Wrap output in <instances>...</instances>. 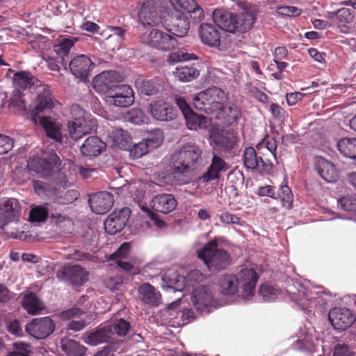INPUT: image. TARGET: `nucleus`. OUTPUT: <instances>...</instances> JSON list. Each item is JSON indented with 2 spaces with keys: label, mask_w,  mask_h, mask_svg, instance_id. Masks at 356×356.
Listing matches in <instances>:
<instances>
[{
  "label": "nucleus",
  "mask_w": 356,
  "mask_h": 356,
  "mask_svg": "<svg viewBox=\"0 0 356 356\" xmlns=\"http://www.w3.org/2000/svg\"><path fill=\"white\" fill-rule=\"evenodd\" d=\"M131 216V209L123 207L115 209L104 222V229L106 233L114 235L121 232L127 225Z\"/></svg>",
  "instance_id": "obj_7"
},
{
  "label": "nucleus",
  "mask_w": 356,
  "mask_h": 356,
  "mask_svg": "<svg viewBox=\"0 0 356 356\" xmlns=\"http://www.w3.org/2000/svg\"><path fill=\"white\" fill-rule=\"evenodd\" d=\"M138 293L143 302L153 306H158L160 304L161 295L149 283H145L140 286Z\"/></svg>",
  "instance_id": "obj_29"
},
{
  "label": "nucleus",
  "mask_w": 356,
  "mask_h": 356,
  "mask_svg": "<svg viewBox=\"0 0 356 356\" xmlns=\"http://www.w3.org/2000/svg\"><path fill=\"white\" fill-rule=\"evenodd\" d=\"M92 85L97 92L107 93V95H108L110 89L113 88L108 78L102 72L95 76L92 80Z\"/></svg>",
  "instance_id": "obj_45"
},
{
  "label": "nucleus",
  "mask_w": 356,
  "mask_h": 356,
  "mask_svg": "<svg viewBox=\"0 0 356 356\" xmlns=\"http://www.w3.org/2000/svg\"><path fill=\"white\" fill-rule=\"evenodd\" d=\"M131 250V244L128 242L122 243L119 248L109 257L111 261L122 260L129 256Z\"/></svg>",
  "instance_id": "obj_54"
},
{
  "label": "nucleus",
  "mask_w": 356,
  "mask_h": 356,
  "mask_svg": "<svg viewBox=\"0 0 356 356\" xmlns=\"http://www.w3.org/2000/svg\"><path fill=\"white\" fill-rule=\"evenodd\" d=\"M167 30L177 37H184L188 31L190 24L188 18L183 15L172 17Z\"/></svg>",
  "instance_id": "obj_32"
},
{
  "label": "nucleus",
  "mask_w": 356,
  "mask_h": 356,
  "mask_svg": "<svg viewBox=\"0 0 356 356\" xmlns=\"http://www.w3.org/2000/svg\"><path fill=\"white\" fill-rule=\"evenodd\" d=\"M220 27L214 24L204 23L199 28V35L202 42L210 47H218L220 44Z\"/></svg>",
  "instance_id": "obj_18"
},
{
  "label": "nucleus",
  "mask_w": 356,
  "mask_h": 356,
  "mask_svg": "<svg viewBox=\"0 0 356 356\" xmlns=\"http://www.w3.org/2000/svg\"><path fill=\"white\" fill-rule=\"evenodd\" d=\"M259 293L265 301L274 300L277 297V290L269 284H262Z\"/></svg>",
  "instance_id": "obj_56"
},
{
  "label": "nucleus",
  "mask_w": 356,
  "mask_h": 356,
  "mask_svg": "<svg viewBox=\"0 0 356 356\" xmlns=\"http://www.w3.org/2000/svg\"><path fill=\"white\" fill-rule=\"evenodd\" d=\"M333 356H355L347 345H337L333 353Z\"/></svg>",
  "instance_id": "obj_64"
},
{
  "label": "nucleus",
  "mask_w": 356,
  "mask_h": 356,
  "mask_svg": "<svg viewBox=\"0 0 356 356\" xmlns=\"http://www.w3.org/2000/svg\"><path fill=\"white\" fill-rule=\"evenodd\" d=\"M186 125L189 129L197 130L207 127V118L203 115L195 113L193 111L184 115Z\"/></svg>",
  "instance_id": "obj_44"
},
{
  "label": "nucleus",
  "mask_w": 356,
  "mask_h": 356,
  "mask_svg": "<svg viewBox=\"0 0 356 356\" xmlns=\"http://www.w3.org/2000/svg\"><path fill=\"white\" fill-rule=\"evenodd\" d=\"M38 80L29 71L15 72L13 76V83L16 87L22 89L30 88Z\"/></svg>",
  "instance_id": "obj_38"
},
{
  "label": "nucleus",
  "mask_w": 356,
  "mask_h": 356,
  "mask_svg": "<svg viewBox=\"0 0 356 356\" xmlns=\"http://www.w3.org/2000/svg\"><path fill=\"white\" fill-rule=\"evenodd\" d=\"M40 122L47 136L55 142L63 143L64 136L61 131L62 124L55 122L48 117H40Z\"/></svg>",
  "instance_id": "obj_22"
},
{
  "label": "nucleus",
  "mask_w": 356,
  "mask_h": 356,
  "mask_svg": "<svg viewBox=\"0 0 356 356\" xmlns=\"http://www.w3.org/2000/svg\"><path fill=\"white\" fill-rule=\"evenodd\" d=\"M105 148L104 143L97 136H92L86 139L81 146L83 155L95 157L99 155Z\"/></svg>",
  "instance_id": "obj_25"
},
{
  "label": "nucleus",
  "mask_w": 356,
  "mask_h": 356,
  "mask_svg": "<svg viewBox=\"0 0 356 356\" xmlns=\"http://www.w3.org/2000/svg\"><path fill=\"white\" fill-rule=\"evenodd\" d=\"M79 193L76 190H68L64 193L56 195L54 199L55 203L61 205L71 204L78 199Z\"/></svg>",
  "instance_id": "obj_46"
},
{
  "label": "nucleus",
  "mask_w": 356,
  "mask_h": 356,
  "mask_svg": "<svg viewBox=\"0 0 356 356\" xmlns=\"http://www.w3.org/2000/svg\"><path fill=\"white\" fill-rule=\"evenodd\" d=\"M192 301L196 309L200 312H204L207 307L216 303L211 288L204 285H200L194 290Z\"/></svg>",
  "instance_id": "obj_14"
},
{
  "label": "nucleus",
  "mask_w": 356,
  "mask_h": 356,
  "mask_svg": "<svg viewBox=\"0 0 356 356\" xmlns=\"http://www.w3.org/2000/svg\"><path fill=\"white\" fill-rule=\"evenodd\" d=\"M213 22L221 30L230 33H245L252 29L255 15L249 10L234 14L223 9H216L213 13Z\"/></svg>",
  "instance_id": "obj_2"
},
{
  "label": "nucleus",
  "mask_w": 356,
  "mask_h": 356,
  "mask_svg": "<svg viewBox=\"0 0 356 356\" xmlns=\"http://www.w3.org/2000/svg\"><path fill=\"white\" fill-rule=\"evenodd\" d=\"M138 17L143 24L156 26L160 22V17L153 3L150 1L143 3L139 10Z\"/></svg>",
  "instance_id": "obj_24"
},
{
  "label": "nucleus",
  "mask_w": 356,
  "mask_h": 356,
  "mask_svg": "<svg viewBox=\"0 0 356 356\" xmlns=\"http://www.w3.org/2000/svg\"><path fill=\"white\" fill-rule=\"evenodd\" d=\"M22 207L17 199L7 198L0 201V228L17 221L21 216Z\"/></svg>",
  "instance_id": "obj_8"
},
{
  "label": "nucleus",
  "mask_w": 356,
  "mask_h": 356,
  "mask_svg": "<svg viewBox=\"0 0 356 356\" xmlns=\"http://www.w3.org/2000/svg\"><path fill=\"white\" fill-rule=\"evenodd\" d=\"M35 192L38 195H49L51 191V186L42 181L35 180L33 183Z\"/></svg>",
  "instance_id": "obj_60"
},
{
  "label": "nucleus",
  "mask_w": 356,
  "mask_h": 356,
  "mask_svg": "<svg viewBox=\"0 0 356 356\" xmlns=\"http://www.w3.org/2000/svg\"><path fill=\"white\" fill-rule=\"evenodd\" d=\"M239 276L242 284L243 296L245 299H249L254 293L259 275L252 268H244L240 271Z\"/></svg>",
  "instance_id": "obj_19"
},
{
  "label": "nucleus",
  "mask_w": 356,
  "mask_h": 356,
  "mask_svg": "<svg viewBox=\"0 0 356 356\" xmlns=\"http://www.w3.org/2000/svg\"><path fill=\"white\" fill-rule=\"evenodd\" d=\"M147 43L149 46L162 51H170L177 46V39L159 29H152L148 35Z\"/></svg>",
  "instance_id": "obj_12"
},
{
  "label": "nucleus",
  "mask_w": 356,
  "mask_h": 356,
  "mask_svg": "<svg viewBox=\"0 0 356 356\" xmlns=\"http://www.w3.org/2000/svg\"><path fill=\"white\" fill-rule=\"evenodd\" d=\"M136 86L141 93L151 96L161 92L163 86L160 79L156 77L153 79H138Z\"/></svg>",
  "instance_id": "obj_31"
},
{
  "label": "nucleus",
  "mask_w": 356,
  "mask_h": 356,
  "mask_svg": "<svg viewBox=\"0 0 356 356\" xmlns=\"http://www.w3.org/2000/svg\"><path fill=\"white\" fill-rule=\"evenodd\" d=\"M106 325L111 330V338L114 334L119 337L126 336L131 328L130 323L123 318L115 319Z\"/></svg>",
  "instance_id": "obj_43"
},
{
  "label": "nucleus",
  "mask_w": 356,
  "mask_h": 356,
  "mask_svg": "<svg viewBox=\"0 0 356 356\" xmlns=\"http://www.w3.org/2000/svg\"><path fill=\"white\" fill-rule=\"evenodd\" d=\"M151 150L159 147L163 140V134L161 129H154L148 137L144 139Z\"/></svg>",
  "instance_id": "obj_49"
},
{
  "label": "nucleus",
  "mask_w": 356,
  "mask_h": 356,
  "mask_svg": "<svg viewBox=\"0 0 356 356\" xmlns=\"http://www.w3.org/2000/svg\"><path fill=\"white\" fill-rule=\"evenodd\" d=\"M54 329L55 324L49 316L34 318L25 327L26 332L38 339L47 338L53 333Z\"/></svg>",
  "instance_id": "obj_10"
},
{
  "label": "nucleus",
  "mask_w": 356,
  "mask_h": 356,
  "mask_svg": "<svg viewBox=\"0 0 356 356\" xmlns=\"http://www.w3.org/2000/svg\"><path fill=\"white\" fill-rule=\"evenodd\" d=\"M78 41L76 37H70L67 38H63L60 41L59 44L57 46L56 51L58 54L60 56L67 55L71 48Z\"/></svg>",
  "instance_id": "obj_52"
},
{
  "label": "nucleus",
  "mask_w": 356,
  "mask_h": 356,
  "mask_svg": "<svg viewBox=\"0 0 356 356\" xmlns=\"http://www.w3.org/2000/svg\"><path fill=\"white\" fill-rule=\"evenodd\" d=\"M62 348L69 356H84L87 350V348L72 339L63 340Z\"/></svg>",
  "instance_id": "obj_41"
},
{
  "label": "nucleus",
  "mask_w": 356,
  "mask_h": 356,
  "mask_svg": "<svg viewBox=\"0 0 356 356\" xmlns=\"http://www.w3.org/2000/svg\"><path fill=\"white\" fill-rule=\"evenodd\" d=\"M239 280L233 274L221 275L218 280L220 291L225 296L235 295L238 291Z\"/></svg>",
  "instance_id": "obj_23"
},
{
  "label": "nucleus",
  "mask_w": 356,
  "mask_h": 356,
  "mask_svg": "<svg viewBox=\"0 0 356 356\" xmlns=\"http://www.w3.org/2000/svg\"><path fill=\"white\" fill-rule=\"evenodd\" d=\"M238 142L237 133L232 129L212 130L210 133L211 145L220 152H230Z\"/></svg>",
  "instance_id": "obj_5"
},
{
  "label": "nucleus",
  "mask_w": 356,
  "mask_h": 356,
  "mask_svg": "<svg viewBox=\"0 0 356 356\" xmlns=\"http://www.w3.org/2000/svg\"><path fill=\"white\" fill-rule=\"evenodd\" d=\"M301 289L298 290L297 294L296 293H291L290 298L306 314H309L311 312L310 308L315 305L316 302L310 291L302 286H301Z\"/></svg>",
  "instance_id": "obj_27"
},
{
  "label": "nucleus",
  "mask_w": 356,
  "mask_h": 356,
  "mask_svg": "<svg viewBox=\"0 0 356 356\" xmlns=\"http://www.w3.org/2000/svg\"><path fill=\"white\" fill-rule=\"evenodd\" d=\"M243 162L247 168H261L266 170L273 166L269 157L258 156L256 150L252 147H246L243 152Z\"/></svg>",
  "instance_id": "obj_16"
},
{
  "label": "nucleus",
  "mask_w": 356,
  "mask_h": 356,
  "mask_svg": "<svg viewBox=\"0 0 356 356\" xmlns=\"http://www.w3.org/2000/svg\"><path fill=\"white\" fill-rule=\"evenodd\" d=\"M226 100L225 93L218 87H213L199 92L193 98V105L197 110L207 114L221 111Z\"/></svg>",
  "instance_id": "obj_4"
},
{
  "label": "nucleus",
  "mask_w": 356,
  "mask_h": 356,
  "mask_svg": "<svg viewBox=\"0 0 356 356\" xmlns=\"http://www.w3.org/2000/svg\"><path fill=\"white\" fill-rule=\"evenodd\" d=\"M270 111L273 116L281 123L284 122L288 115L287 112L280 105L275 103L270 104Z\"/></svg>",
  "instance_id": "obj_57"
},
{
  "label": "nucleus",
  "mask_w": 356,
  "mask_h": 356,
  "mask_svg": "<svg viewBox=\"0 0 356 356\" xmlns=\"http://www.w3.org/2000/svg\"><path fill=\"white\" fill-rule=\"evenodd\" d=\"M88 273L79 265L64 266L56 273L60 281L70 282L76 286H81L88 281Z\"/></svg>",
  "instance_id": "obj_11"
},
{
  "label": "nucleus",
  "mask_w": 356,
  "mask_h": 356,
  "mask_svg": "<svg viewBox=\"0 0 356 356\" xmlns=\"http://www.w3.org/2000/svg\"><path fill=\"white\" fill-rule=\"evenodd\" d=\"M48 217V211L43 207H35L33 208L29 214L31 222H44Z\"/></svg>",
  "instance_id": "obj_53"
},
{
  "label": "nucleus",
  "mask_w": 356,
  "mask_h": 356,
  "mask_svg": "<svg viewBox=\"0 0 356 356\" xmlns=\"http://www.w3.org/2000/svg\"><path fill=\"white\" fill-rule=\"evenodd\" d=\"M177 200L172 194L162 193L155 195L150 203L152 208L162 213H169L177 207Z\"/></svg>",
  "instance_id": "obj_20"
},
{
  "label": "nucleus",
  "mask_w": 356,
  "mask_h": 356,
  "mask_svg": "<svg viewBox=\"0 0 356 356\" xmlns=\"http://www.w3.org/2000/svg\"><path fill=\"white\" fill-rule=\"evenodd\" d=\"M111 339V330H108L107 325H105L89 333L86 337L85 342L89 345L95 346L99 343L108 342Z\"/></svg>",
  "instance_id": "obj_36"
},
{
  "label": "nucleus",
  "mask_w": 356,
  "mask_h": 356,
  "mask_svg": "<svg viewBox=\"0 0 356 356\" xmlns=\"http://www.w3.org/2000/svg\"><path fill=\"white\" fill-rule=\"evenodd\" d=\"M196 254L211 273L224 270L232 264L230 254L225 250L218 248L216 238L207 242L202 248L196 251Z\"/></svg>",
  "instance_id": "obj_3"
},
{
  "label": "nucleus",
  "mask_w": 356,
  "mask_h": 356,
  "mask_svg": "<svg viewBox=\"0 0 356 356\" xmlns=\"http://www.w3.org/2000/svg\"><path fill=\"white\" fill-rule=\"evenodd\" d=\"M171 1L179 6L183 10L188 13L194 22H200L204 19L203 9L194 0H171Z\"/></svg>",
  "instance_id": "obj_26"
},
{
  "label": "nucleus",
  "mask_w": 356,
  "mask_h": 356,
  "mask_svg": "<svg viewBox=\"0 0 356 356\" xmlns=\"http://www.w3.org/2000/svg\"><path fill=\"white\" fill-rule=\"evenodd\" d=\"M197 57L193 54H188L181 51H178L170 54V60L173 62H181L184 60H197Z\"/></svg>",
  "instance_id": "obj_61"
},
{
  "label": "nucleus",
  "mask_w": 356,
  "mask_h": 356,
  "mask_svg": "<svg viewBox=\"0 0 356 356\" xmlns=\"http://www.w3.org/2000/svg\"><path fill=\"white\" fill-rule=\"evenodd\" d=\"M115 145L121 149H128L131 146V138L128 131L122 129H115L111 133Z\"/></svg>",
  "instance_id": "obj_42"
},
{
  "label": "nucleus",
  "mask_w": 356,
  "mask_h": 356,
  "mask_svg": "<svg viewBox=\"0 0 356 356\" xmlns=\"http://www.w3.org/2000/svg\"><path fill=\"white\" fill-rule=\"evenodd\" d=\"M153 117L161 121H169L176 118V112L169 104L159 101L150 104Z\"/></svg>",
  "instance_id": "obj_21"
},
{
  "label": "nucleus",
  "mask_w": 356,
  "mask_h": 356,
  "mask_svg": "<svg viewBox=\"0 0 356 356\" xmlns=\"http://www.w3.org/2000/svg\"><path fill=\"white\" fill-rule=\"evenodd\" d=\"M14 145V140L10 136L0 134V155L10 151Z\"/></svg>",
  "instance_id": "obj_59"
},
{
  "label": "nucleus",
  "mask_w": 356,
  "mask_h": 356,
  "mask_svg": "<svg viewBox=\"0 0 356 356\" xmlns=\"http://www.w3.org/2000/svg\"><path fill=\"white\" fill-rule=\"evenodd\" d=\"M93 65L90 57L85 54L74 57L69 64L72 74L81 80L86 79L89 75L90 68Z\"/></svg>",
  "instance_id": "obj_17"
},
{
  "label": "nucleus",
  "mask_w": 356,
  "mask_h": 356,
  "mask_svg": "<svg viewBox=\"0 0 356 356\" xmlns=\"http://www.w3.org/2000/svg\"><path fill=\"white\" fill-rule=\"evenodd\" d=\"M54 106V102L51 93L47 85L43 86V92L40 93L37 97V104L33 113L38 115L46 109H51Z\"/></svg>",
  "instance_id": "obj_34"
},
{
  "label": "nucleus",
  "mask_w": 356,
  "mask_h": 356,
  "mask_svg": "<svg viewBox=\"0 0 356 356\" xmlns=\"http://www.w3.org/2000/svg\"><path fill=\"white\" fill-rule=\"evenodd\" d=\"M67 128L70 138L75 140L80 139L90 131V129L86 126V122L68 121Z\"/></svg>",
  "instance_id": "obj_40"
},
{
  "label": "nucleus",
  "mask_w": 356,
  "mask_h": 356,
  "mask_svg": "<svg viewBox=\"0 0 356 356\" xmlns=\"http://www.w3.org/2000/svg\"><path fill=\"white\" fill-rule=\"evenodd\" d=\"M145 115L144 112L140 108H132L129 112V120L131 122L136 124H140L145 122Z\"/></svg>",
  "instance_id": "obj_58"
},
{
  "label": "nucleus",
  "mask_w": 356,
  "mask_h": 356,
  "mask_svg": "<svg viewBox=\"0 0 356 356\" xmlns=\"http://www.w3.org/2000/svg\"><path fill=\"white\" fill-rule=\"evenodd\" d=\"M200 74L199 70L194 65H179L175 68L174 75L181 82H189Z\"/></svg>",
  "instance_id": "obj_37"
},
{
  "label": "nucleus",
  "mask_w": 356,
  "mask_h": 356,
  "mask_svg": "<svg viewBox=\"0 0 356 356\" xmlns=\"http://www.w3.org/2000/svg\"><path fill=\"white\" fill-rule=\"evenodd\" d=\"M329 319L336 330H345L355 321L356 316L347 308L335 307L328 314Z\"/></svg>",
  "instance_id": "obj_13"
},
{
  "label": "nucleus",
  "mask_w": 356,
  "mask_h": 356,
  "mask_svg": "<svg viewBox=\"0 0 356 356\" xmlns=\"http://www.w3.org/2000/svg\"><path fill=\"white\" fill-rule=\"evenodd\" d=\"M338 203L341 209L356 214V194L343 196L338 200Z\"/></svg>",
  "instance_id": "obj_48"
},
{
  "label": "nucleus",
  "mask_w": 356,
  "mask_h": 356,
  "mask_svg": "<svg viewBox=\"0 0 356 356\" xmlns=\"http://www.w3.org/2000/svg\"><path fill=\"white\" fill-rule=\"evenodd\" d=\"M202 150L193 143H187L170 156L169 166L174 175L186 176L192 172L201 160Z\"/></svg>",
  "instance_id": "obj_1"
},
{
  "label": "nucleus",
  "mask_w": 356,
  "mask_h": 356,
  "mask_svg": "<svg viewBox=\"0 0 356 356\" xmlns=\"http://www.w3.org/2000/svg\"><path fill=\"white\" fill-rule=\"evenodd\" d=\"M339 151L346 157L353 159L356 155V138H343L337 143Z\"/></svg>",
  "instance_id": "obj_39"
},
{
  "label": "nucleus",
  "mask_w": 356,
  "mask_h": 356,
  "mask_svg": "<svg viewBox=\"0 0 356 356\" xmlns=\"http://www.w3.org/2000/svg\"><path fill=\"white\" fill-rule=\"evenodd\" d=\"M113 195L108 191H101L93 194L88 203L92 211L97 214H104L113 204Z\"/></svg>",
  "instance_id": "obj_15"
},
{
  "label": "nucleus",
  "mask_w": 356,
  "mask_h": 356,
  "mask_svg": "<svg viewBox=\"0 0 356 356\" xmlns=\"http://www.w3.org/2000/svg\"><path fill=\"white\" fill-rule=\"evenodd\" d=\"M257 194L259 196H268L273 199H279L282 206L286 209H290L292 207L293 195L291 188L287 185L280 186L277 193L274 186L270 185L260 186L258 188Z\"/></svg>",
  "instance_id": "obj_9"
},
{
  "label": "nucleus",
  "mask_w": 356,
  "mask_h": 356,
  "mask_svg": "<svg viewBox=\"0 0 356 356\" xmlns=\"http://www.w3.org/2000/svg\"><path fill=\"white\" fill-rule=\"evenodd\" d=\"M24 94L19 90H14L9 100V106L15 107L19 111H26V102L24 99Z\"/></svg>",
  "instance_id": "obj_47"
},
{
  "label": "nucleus",
  "mask_w": 356,
  "mask_h": 356,
  "mask_svg": "<svg viewBox=\"0 0 356 356\" xmlns=\"http://www.w3.org/2000/svg\"><path fill=\"white\" fill-rule=\"evenodd\" d=\"M262 148H266L268 152L269 156L275 159L277 143L275 138L270 136L265 137L263 141L257 145V149L258 151L261 150Z\"/></svg>",
  "instance_id": "obj_50"
},
{
  "label": "nucleus",
  "mask_w": 356,
  "mask_h": 356,
  "mask_svg": "<svg viewBox=\"0 0 356 356\" xmlns=\"http://www.w3.org/2000/svg\"><path fill=\"white\" fill-rule=\"evenodd\" d=\"M222 222L226 224L241 225V218L235 214L224 212L220 216Z\"/></svg>",
  "instance_id": "obj_63"
},
{
  "label": "nucleus",
  "mask_w": 356,
  "mask_h": 356,
  "mask_svg": "<svg viewBox=\"0 0 356 356\" xmlns=\"http://www.w3.org/2000/svg\"><path fill=\"white\" fill-rule=\"evenodd\" d=\"M22 305L23 308L32 315L40 314L44 308L39 298L33 292H30L23 297Z\"/></svg>",
  "instance_id": "obj_35"
},
{
  "label": "nucleus",
  "mask_w": 356,
  "mask_h": 356,
  "mask_svg": "<svg viewBox=\"0 0 356 356\" xmlns=\"http://www.w3.org/2000/svg\"><path fill=\"white\" fill-rule=\"evenodd\" d=\"M134 92L128 85L114 86L106 96V101L112 105L119 107H128L134 102Z\"/></svg>",
  "instance_id": "obj_6"
},
{
  "label": "nucleus",
  "mask_w": 356,
  "mask_h": 356,
  "mask_svg": "<svg viewBox=\"0 0 356 356\" xmlns=\"http://www.w3.org/2000/svg\"><path fill=\"white\" fill-rule=\"evenodd\" d=\"M128 149H129L130 154L134 159L140 158L151 150L145 140L133 145H131Z\"/></svg>",
  "instance_id": "obj_51"
},
{
  "label": "nucleus",
  "mask_w": 356,
  "mask_h": 356,
  "mask_svg": "<svg viewBox=\"0 0 356 356\" xmlns=\"http://www.w3.org/2000/svg\"><path fill=\"white\" fill-rule=\"evenodd\" d=\"M227 169V165L226 162L220 157L214 154L211 165L201 179L205 182L214 180L219 177V174L221 171H225Z\"/></svg>",
  "instance_id": "obj_30"
},
{
  "label": "nucleus",
  "mask_w": 356,
  "mask_h": 356,
  "mask_svg": "<svg viewBox=\"0 0 356 356\" xmlns=\"http://www.w3.org/2000/svg\"><path fill=\"white\" fill-rule=\"evenodd\" d=\"M59 161V158L56 154H51L49 160L46 159H39L35 163V171L38 174H40L44 177L50 176L52 172L54 171L57 167V163Z\"/></svg>",
  "instance_id": "obj_33"
},
{
  "label": "nucleus",
  "mask_w": 356,
  "mask_h": 356,
  "mask_svg": "<svg viewBox=\"0 0 356 356\" xmlns=\"http://www.w3.org/2000/svg\"><path fill=\"white\" fill-rule=\"evenodd\" d=\"M70 113L72 117L71 121L86 122V111L78 104H73L70 108Z\"/></svg>",
  "instance_id": "obj_55"
},
{
  "label": "nucleus",
  "mask_w": 356,
  "mask_h": 356,
  "mask_svg": "<svg viewBox=\"0 0 356 356\" xmlns=\"http://www.w3.org/2000/svg\"><path fill=\"white\" fill-rule=\"evenodd\" d=\"M277 11L278 14L287 17L298 16L302 13L300 9L295 6H280Z\"/></svg>",
  "instance_id": "obj_62"
},
{
  "label": "nucleus",
  "mask_w": 356,
  "mask_h": 356,
  "mask_svg": "<svg viewBox=\"0 0 356 356\" xmlns=\"http://www.w3.org/2000/svg\"><path fill=\"white\" fill-rule=\"evenodd\" d=\"M316 168L318 175L327 182L337 180V172L334 165L327 160L320 157L316 161Z\"/></svg>",
  "instance_id": "obj_28"
}]
</instances>
